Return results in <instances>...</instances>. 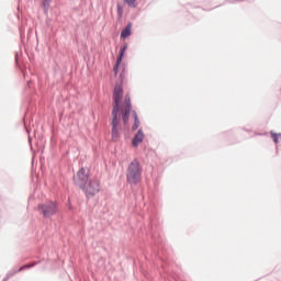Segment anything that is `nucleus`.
<instances>
[{
    "instance_id": "1",
    "label": "nucleus",
    "mask_w": 281,
    "mask_h": 281,
    "mask_svg": "<svg viewBox=\"0 0 281 281\" xmlns=\"http://www.w3.org/2000/svg\"><path fill=\"white\" fill-rule=\"evenodd\" d=\"M90 170L88 168H80L76 176H74V183L82 190L87 199L95 196L100 192V180L89 178Z\"/></svg>"
},
{
    "instance_id": "2",
    "label": "nucleus",
    "mask_w": 281,
    "mask_h": 281,
    "mask_svg": "<svg viewBox=\"0 0 281 281\" xmlns=\"http://www.w3.org/2000/svg\"><path fill=\"white\" fill-rule=\"evenodd\" d=\"M127 183L130 186H137L142 181V165L139 160L134 159L127 167L126 172Z\"/></svg>"
},
{
    "instance_id": "3",
    "label": "nucleus",
    "mask_w": 281,
    "mask_h": 281,
    "mask_svg": "<svg viewBox=\"0 0 281 281\" xmlns=\"http://www.w3.org/2000/svg\"><path fill=\"white\" fill-rule=\"evenodd\" d=\"M58 203L56 201H47L37 205V211L44 218H52L58 214Z\"/></svg>"
},
{
    "instance_id": "4",
    "label": "nucleus",
    "mask_w": 281,
    "mask_h": 281,
    "mask_svg": "<svg viewBox=\"0 0 281 281\" xmlns=\"http://www.w3.org/2000/svg\"><path fill=\"white\" fill-rule=\"evenodd\" d=\"M132 109L133 104L131 103V95L126 94L124 98V102L121 105L122 122L124 125L128 124Z\"/></svg>"
},
{
    "instance_id": "5",
    "label": "nucleus",
    "mask_w": 281,
    "mask_h": 281,
    "mask_svg": "<svg viewBox=\"0 0 281 281\" xmlns=\"http://www.w3.org/2000/svg\"><path fill=\"white\" fill-rule=\"evenodd\" d=\"M124 95V88L122 83H116L113 92V102H122V98Z\"/></svg>"
},
{
    "instance_id": "6",
    "label": "nucleus",
    "mask_w": 281,
    "mask_h": 281,
    "mask_svg": "<svg viewBox=\"0 0 281 281\" xmlns=\"http://www.w3.org/2000/svg\"><path fill=\"white\" fill-rule=\"evenodd\" d=\"M126 49H128V46H126V45L121 46L120 52H119V56L116 58V64L114 66V74H117V71L120 69V65H122L124 54H126Z\"/></svg>"
},
{
    "instance_id": "7",
    "label": "nucleus",
    "mask_w": 281,
    "mask_h": 281,
    "mask_svg": "<svg viewBox=\"0 0 281 281\" xmlns=\"http://www.w3.org/2000/svg\"><path fill=\"white\" fill-rule=\"evenodd\" d=\"M144 137H145L144 131L142 128L138 130L132 139L133 147L137 148V146H139V144H142V142H144Z\"/></svg>"
},
{
    "instance_id": "8",
    "label": "nucleus",
    "mask_w": 281,
    "mask_h": 281,
    "mask_svg": "<svg viewBox=\"0 0 281 281\" xmlns=\"http://www.w3.org/2000/svg\"><path fill=\"white\" fill-rule=\"evenodd\" d=\"M121 101H114V105L112 109V122H120V111H122V105H120Z\"/></svg>"
},
{
    "instance_id": "9",
    "label": "nucleus",
    "mask_w": 281,
    "mask_h": 281,
    "mask_svg": "<svg viewBox=\"0 0 281 281\" xmlns=\"http://www.w3.org/2000/svg\"><path fill=\"white\" fill-rule=\"evenodd\" d=\"M117 124H120V121H112V139L113 142H117V138L120 137V128L117 127Z\"/></svg>"
},
{
    "instance_id": "10",
    "label": "nucleus",
    "mask_w": 281,
    "mask_h": 281,
    "mask_svg": "<svg viewBox=\"0 0 281 281\" xmlns=\"http://www.w3.org/2000/svg\"><path fill=\"white\" fill-rule=\"evenodd\" d=\"M133 30V23L128 22L127 25L121 32V38H128Z\"/></svg>"
},
{
    "instance_id": "11",
    "label": "nucleus",
    "mask_w": 281,
    "mask_h": 281,
    "mask_svg": "<svg viewBox=\"0 0 281 281\" xmlns=\"http://www.w3.org/2000/svg\"><path fill=\"white\" fill-rule=\"evenodd\" d=\"M36 265H38V262L26 263V265L20 267L18 269V271H19V273H21V271H25V269H32V267H36Z\"/></svg>"
},
{
    "instance_id": "12",
    "label": "nucleus",
    "mask_w": 281,
    "mask_h": 281,
    "mask_svg": "<svg viewBox=\"0 0 281 281\" xmlns=\"http://www.w3.org/2000/svg\"><path fill=\"white\" fill-rule=\"evenodd\" d=\"M270 135L274 142V144H279L280 143V137H281V133H274V132H270Z\"/></svg>"
},
{
    "instance_id": "13",
    "label": "nucleus",
    "mask_w": 281,
    "mask_h": 281,
    "mask_svg": "<svg viewBox=\"0 0 281 281\" xmlns=\"http://www.w3.org/2000/svg\"><path fill=\"white\" fill-rule=\"evenodd\" d=\"M49 5H52V0H43V8L45 13L49 11Z\"/></svg>"
},
{
    "instance_id": "14",
    "label": "nucleus",
    "mask_w": 281,
    "mask_h": 281,
    "mask_svg": "<svg viewBox=\"0 0 281 281\" xmlns=\"http://www.w3.org/2000/svg\"><path fill=\"white\" fill-rule=\"evenodd\" d=\"M139 119L134 120V124L132 125V131H137L139 128Z\"/></svg>"
},
{
    "instance_id": "15",
    "label": "nucleus",
    "mask_w": 281,
    "mask_h": 281,
    "mask_svg": "<svg viewBox=\"0 0 281 281\" xmlns=\"http://www.w3.org/2000/svg\"><path fill=\"white\" fill-rule=\"evenodd\" d=\"M125 72H124V70L120 74V76H119V80H120V83L119 85H123V82H124V78H125Z\"/></svg>"
},
{
    "instance_id": "16",
    "label": "nucleus",
    "mask_w": 281,
    "mask_h": 281,
    "mask_svg": "<svg viewBox=\"0 0 281 281\" xmlns=\"http://www.w3.org/2000/svg\"><path fill=\"white\" fill-rule=\"evenodd\" d=\"M19 273V270H12L7 273L8 278H13V276H16Z\"/></svg>"
},
{
    "instance_id": "17",
    "label": "nucleus",
    "mask_w": 281,
    "mask_h": 281,
    "mask_svg": "<svg viewBox=\"0 0 281 281\" xmlns=\"http://www.w3.org/2000/svg\"><path fill=\"white\" fill-rule=\"evenodd\" d=\"M132 116L134 117V120H139V116L137 115V111L132 110Z\"/></svg>"
},
{
    "instance_id": "18",
    "label": "nucleus",
    "mask_w": 281,
    "mask_h": 281,
    "mask_svg": "<svg viewBox=\"0 0 281 281\" xmlns=\"http://www.w3.org/2000/svg\"><path fill=\"white\" fill-rule=\"evenodd\" d=\"M128 5H135V1L137 0H125Z\"/></svg>"
},
{
    "instance_id": "19",
    "label": "nucleus",
    "mask_w": 281,
    "mask_h": 281,
    "mask_svg": "<svg viewBox=\"0 0 281 281\" xmlns=\"http://www.w3.org/2000/svg\"><path fill=\"white\" fill-rule=\"evenodd\" d=\"M117 14H120V16H122V7L117 5Z\"/></svg>"
},
{
    "instance_id": "20",
    "label": "nucleus",
    "mask_w": 281,
    "mask_h": 281,
    "mask_svg": "<svg viewBox=\"0 0 281 281\" xmlns=\"http://www.w3.org/2000/svg\"><path fill=\"white\" fill-rule=\"evenodd\" d=\"M9 279H10V277H8V274H7L2 281H8Z\"/></svg>"
},
{
    "instance_id": "21",
    "label": "nucleus",
    "mask_w": 281,
    "mask_h": 281,
    "mask_svg": "<svg viewBox=\"0 0 281 281\" xmlns=\"http://www.w3.org/2000/svg\"><path fill=\"white\" fill-rule=\"evenodd\" d=\"M29 142H32V137H29Z\"/></svg>"
}]
</instances>
